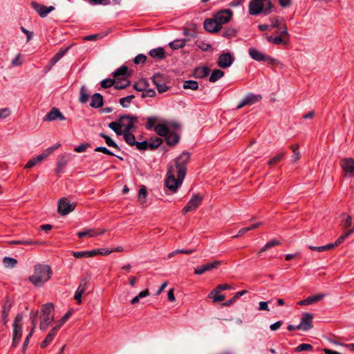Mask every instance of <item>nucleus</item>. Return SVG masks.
Segmentation results:
<instances>
[{
	"label": "nucleus",
	"instance_id": "obj_4",
	"mask_svg": "<svg viewBox=\"0 0 354 354\" xmlns=\"http://www.w3.org/2000/svg\"><path fill=\"white\" fill-rule=\"evenodd\" d=\"M248 53L250 56L254 60L258 62L264 61L270 64H274L277 62V60L270 57V55H267L263 54L262 52L254 48H250L248 50Z\"/></svg>",
	"mask_w": 354,
	"mask_h": 354
},
{
	"label": "nucleus",
	"instance_id": "obj_9",
	"mask_svg": "<svg viewBox=\"0 0 354 354\" xmlns=\"http://www.w3.org/2000/svg\"><path fill=\"white\" fill-rule=\"evenodd\" d=\"M203 197L198 194H194L187 204L182 209V214H186L189 212L194 210L201 203Z\"/></svg>",
	"mask_w": 354,
	"mask_h": 354
},
{
	"label": "nucleus",
	"instance_id": "obj_43",
	"mask_svg": "<svg viewBox=\"0 0 354 354\" xmlns=\"http://www.w3.org/2000/svg\"><path fill=\"white\" fill-rule=\"evenodd\" d=\"M149 86L148 82L145 80H140L133 84V88L138 91H143Z\"/></svg>",
	"mask_w": 354,
	"mask_h": 354
},
{
	"label": "nucleus",
	"instance_id": "obj_21",
	"mask_svg": "<svg viewBox=\"0 0 354 354\" xmlns=\"http://www.w3.org/2000/svg\"><path fill=\"white\" fill-rule=\"evenodd\" d=\"M131 129H130V126L126 127L125 129H124V133H122L123 136V138L125 140V142L130 146H135L136 143V137L135 136L131 133Z\"/></svg>",
	"mask_w": 354,
	"mask_h": 354
},
{
	"label": "nucleus",
	"instance_id": "obj_59",
	"mask_svg": "<svg viewBox=\"0 0 354 354\" xmlns=\"http://www.w3.org/2000/svg\"><path fill=\"white\" fill-rule=\"evenodd\" d=\"M53 322V318L50 317H46V318H42V320L40 322L39 328L41 330H46L50 324H51Z\"/></svg>",
	"mask_w": 354,
	"mask_h": 354
},
{
	"label": "nucleus",
	"instance_id": "obj_37",
	"mask_svg": "<svg viewBox=\"0 0 354 354\" xmlns=\"http://www.w3.org/2000/svg\"><path fill=\"white\" fill-rule=\"evenodd\" d=\"M69 48L61 49L57 53H56L50 60L51 66H54L68 50Z\"/></svg>",
	"mask_w": 354,
	"mask_h": 354
},
{
	"label": "nucleus",
	"instance_id": "obj_61",
	"mask_svg": "<svg viewBox=\"0 0 354 354\" xmlns=\"http://www.w3.org/2000/svg\"><path fill=\"white\" fill-rule=\"evenodd\" d=\"M342 216H346V218L341 222V225L344 227H348L351 224L352 218L350 215H347L345 213L342 214Z\"/></svg>",
	"mask_w": 354,
	"mask_h": 354
},
{
	"label": "nucleus",
	"instance_id": "obj_6",
	"mask_svg": "<svg viewBox=\"0 0 354 354\" xmlns=\"http://www.w3.org/2000/svg\"><path fill=\"white\" fill-rule=\"evenodd\" d=\"M75 207V203H71L67 198H63L58 202L57 211L59 214L64 216L73 211Z\"/></svg>",
	"mask_w": 354,
	"mask_h": 354
},
{
	"label": "nucleus",
	"instance_id": "obj_23",
	"mask_svg": "<svg viewBox=\"0 0 354 354\" xmlns=\"http://www.w3.org/2000/svg\"><path fill=\"white\" fill-rule=\"evenodd\" d=\"M120 120H123L124 122V120H127V124L124 125V129L126 128V127H129V125L130 129H131V130L136 129L134 123L137 122L138 117L131 115L124 114V115H120Z\"/></svg>",
	"mask_w": 354,
	"mask_h": 354
},
{
	"label": "nucleus",
	"instance_id": "obj_8",
	"mask_svg": "<svg viewBox=\"0 0 354 354\" xmlns=\"http://www.w3.org/2000/svg\"><path fill=\"white\" fill-rule=\"evenodd\" d=\"M233 15V12L230 9H223L216 12L214 15V17L221 26L230 21Z\"/></svg>",
	"mask_w": 354,
	"mask_h": 354
},
{
	"label": "nucleus",
	"instance_id": "obj_42",
	"mask_svg": "<svg viewBox=\"0 0 354 354\" xmlns=\"http://www.w3.org/2000/svg\"><path fill=\"white\" fill-rule=\"evenodd\" d=\"M276 33L279 35V37H281L282 38H287V41L289 38V33L288 31V28L286 26V24H284L283 26L277 28Z\"/></svg>",
	"mask_w": 354,
	"mask_h": 354
},
{
	"label": "nucleus",
	"instance_id": "obj_30",
	"mask_svg": "<svg viewBox=\"0 0 354 354\" xmlns=\"http://www.w3.org/2000/svg\"><path fill=\"white\" fill-rule=\"evenodd\" d=\"M263 37L269 42L275 45H280L281 44H286V39L282 38L281 37H274L272 35H263Z\"/></svg>",
	"mask_w": 354,
	"mask_h": 354
},
{
	"label": "nucleus",
	"instance_id": "obj_17",
	"mask_svg": "<svg viewBox=\"0 0 354 354\" xmlns=\"http://www.w3.org/2000/svg\"><path fill=\"white\" fill-rule=\"evenodd\" d=\"M153 82L156 86V88L158 89V91L160 93H164L168 90V86L165 84V82L162 80V76L159 74H155L153 76Z\"/></svg>",
	"mask_w": 354,
	"mask_h": 354
},
{
	"label": "nucleus",
	"instance_id": "obj_12",
	"mask_svg": "<svg viewBox=\"0 0 354 354\" xmlns=\"http://www.w3.org/2000/svg\"><path fill=\"white\" fill-rule=\"evenodd\" d=\"M340 166L344 171L349 176H354V159L345 158L341 160Z\"/></svg>",
	"mask_w": 354,
	"mask_h": 354
},
{
	"label": "nucleus",
	"instance_id": "obj_44",
	"mask_svg": "<svg viewBox=\"0 0 354 354\" xmlns=\"http://www.w3.org/2000/svg\"><path fill=\"white\" fill-rule=\"evenodd\" d=\"M135 98L134 95H129L127 97H122L120 99V104L124 108H127L129 106L131 100Z\"/></svg>",
	"mask_w": 354,
	"mask_h": 354
},
{
	"label": "nucleus",
	"instance_id": "obj_51",
	"mask_svg": "<svg viewBox=\"0 0 354 354\" xmlns=\"http://www.w3.org/2000/svg\"><path fill=\"white\" fill-rule=\"evenodd\" d=\"M285 154H286L285 152H281V153H278L277 156L272 158L268 162V164L269 165H274V164L281 161L283 159Z\"/></svg>",
	"mask_w": 354,
	"mask_h": 354
},
{
	"label": "nucleus",
	"instance_id": "obj_40",
	"mask_svg": "<svg viewBox=\"0 0 354 354\" xmlns=\"http://www.w3.org/2000/svg\"><path fill=\"white\" fill-rule=\"evenodd\" d=\"M224 72L219 69H215L212 71L209 78V81L210 82H216L217 80L221 79L224 76Z\"/></svg>",
	"mask_w": 354,
	"mask_h": 354
},
{
	"label": "nucleus",
	"instance_id": "obj_14",
	"mask_svg": "<svg viewBox=\"0 0 354 354\" xmlns=\"http://www.w3.org/2000/svg\"><path fill=\"white\" fill-rule=\"evenodd\" d=\"M31 6L41 17H46L48 13L55 10V8L52 6L46 7L42 4L37 3L34 1L31 3Z\"/></svg>",
	"mask_w": 354,
	"mask_h": 354
},
{
	"label": "nucleus",
	"instance_id": "obj_10",
	"mask_svg": "<svg viewBox=\"0 0 354 354\" xmlns=\"http://www.w3.org/2000/svg\"><path fill=\"white\" fill-rule=\"evenodd\" d=\"M262 99L261 95L254 94V93H248L245 97L240 102V103L236 106L237 109H240L246 105H252L258 102H259Z\"/></svg>",
	"mask_w": 354,
	"mask_h": 354
},
{
	"label": "nucleus",
	"instance_id": "obj_56",
	"mask_svg": "<svg viewBox=\"0 0 354 354\" xmlns=\"http://www.w3.org/2000/svg\"><path fill=\"white\" fill-rule=\"evenodd\" d=\"M147 196V191L145 186H142L139 190L138 200L142 204L145 202V198Z\"/></svg>",
	"mask_w": 354,
	"mask_h": 354
},
{
	"label": "nucleus",
	"instance_id": "obj_55",
	"mask_svg": "<svg viewBox=\"0 0 354 354\" xmlns=\"http://www.w3.org/2000/svg\"><path fill=\"white\" fill-rule=\"evenodd\" d=\"M290 148L292 150V152H293V154H292V159L293 161H297L301 156H300V152L299 151V145L297 144L295 145H291L290 146Z\"/></svg>",
	"mask_w": 354,
	"mask_h": 354
},
{
	"label": "nucleus",
	"instance_id": "obj_1",
	"mask_svg": "<svg viewBox=\"0 0 354 354\" xmlns=\"http://www.w3.org/2000/svg\"><path fill=\"white\" fill-rule=\"evenodd\" d=\"M53 270L50 266L38 263L34 266V272L28 277L35 287L43 286L51 277Z\"/></svg>",
	"mask_w": 354,
	"mask_h": 354
},
{
	"label": "nucleus",
	"instance_id": "obj_3",
	"mask_svg": "<svg viewBox=\"0 0 354 354\" xmlns=\"http://www.w3.org/2000/svg\"><path fill=\"white\" fill-rule=\"evenodd\" d=\"M272 2H263L261 0H250L248 4V12L251 15H258L263 13L268 15L272 12Z\"/></svg>",
	"mask_w": 354,
	"mask_h": 354
},
{
	"label": "nucleus",
	"instance_id": "obj_27",
	"mask_svg": "<svg viewBox=\"0 0 354 354\" xmlns=\"http://www.w3.org/2000/svg\"><path fill=\"white\" fill-rule=\"evenodd\" d=\"M149 55L150 57L158 59H163L166 57L165 50L162 47L151 49L149 51Z\"/></svg>",
	"mask_w": 354,
	"mask_h": 354
},
{
	"label": "nucleus",
	"instance_id": "obj_50",
	"mask_svg": "<svg viewBox=\"0 0 354 354\" xmlns=\"http://www.w3.org/2000/svg\"><path fill=\"white\" fill-rule=\"evenodd\" d=\"M236 35V30L233 28H227L222 33V36L227 39H231L232 37H235Z\"/></svg>",
	"mask_w": 354,
	"mask_h": 354
},
{
	"label": "nucleus",
	"instance_id": "obj_47",
	"mask_svg": "<svg viewBox=\"0 0 354 354\" xmlns=\"http://www.w3.org/2000/svg\"><path fill=\"white\" fill-rule=\"evenodd\" d=\"M325 296V294H317L309 296L308 298H306V299L308 305H310L322 299Z\"/></svg>",
	"mask_w": 354,
	"mask_h": 354
},
{
	"label": "nucleus",
	"instance_id": "obj_31",
	"mask_svg": "<svg viewBox=\"0 0 354 354\" xmlns=\"http://www.w3.org/2000/svg\"><path fill=\"white\" fill-rule=\"evenodd\" d=\"M210 70L206 66L198 67L194 69V76L196 78H204L209 75Z\"/></svg>",
	"mask_w": 354,
	"mask_h": 354
},
{
	"label": "nucleus",
	"instance_id": "obj_5",
	"mask_svg": "<svg viewBox=\"0 0 354 354\" xmlns=\"http://www.w3.org/2000/svg\"><path fill=\"white\" fill-rule=\"evenodd\" d=\"M190 158V153L187 151H183L176 158V172L183 171V175L185 176L187 167Z\"/></svg>",
	"mask_w": 354,
	"mask_h": 354
},
{
	"label": "nucleus",
	"instance_id": "obj_53",
	"mask_svg": "<svg viewBox=\"0 0 354 354\" xmlns=\"http://www.w3.org/2000/svg\"><path fill=\"white\" fill-rule=\"evenodd\" d=\"M127 66L123 65L121 67L118 68L116 71H115L113 73V75L115 77H118L119 76H124L127 73Z\"/></svg>",
	"mask_w": 354,
	"mask_h": 354
},
{
	"label": "nucleus",
	"instance_id": "obj_60",
	"mask_svg": "<svg viewBox=\"0 0 354 354\" xmlns=\"http://www.w3.org/2000/svg\"><path fill=\"white\" fill-rule=\"evenodd\" d=\"M313 350V346L310 344H301L295 348V351L297 352H301L304 351H312Z\"/></svg>",
	"mask_w": 354,
	"mask_h": 354
},
{
	"label": "nucleus",
	"instance_id": "obj_24",
	"mask_svg": "<svg viewBox=\"0 0 354 354\" xmlns=\"http://www.w3.org/2000/svg\"><path fill=\"white\" fill-rule=\"evenodd\" d=\"M12 306V303L9 298H6L2 308V320L3 324H6L8 322V317L9 311Z\"/></svg>",
	"mask_w": 354,
	"mask_h": 354
},
{
	"label": "nucleus",
	"instance_id": "obj_18",
	"mask_svg": "<svg viewBox=\"0 0 354 354\" xmlns=\"http://www.w3.org/2000/svg\"><path fill=\"white\" fill-rule=\"evenodd\" d=\"M88 288V283L86 279H84L82 280L80 284L79 285L78 288H77L74 299L77 301L78 304L82 303V296L84 293V292Z\"/></svg>",
	"mask_w": 354,
	"mask_h": 354
},
{
	"label": "nucleus",
	"instance_id": "obj_38",
	"mask_svg": "<svg viewBox=\"0 0 354 354\" xmlns=\"http://www.w3.org/2000/svg\"><path fill=\"white\" fill-rule=\"evenodd\" d=\"M232 288V286L228 284H219L210 292L208 297H212L213 295H217L221 291L230 290Z\"/></svg>",
	"mask_w": 354,
	"mask_h": 354
},
{
	"label": "nucleus",
	"instance_id": "obj_26",
	"mask_svg": "<svg viewBox=\"0 0 354 354\" xmlns=\"http://www.w3.org/2000/svg\"><path fill=\"white\" fill-rule=\"evenodd\" d=\"M22 336L21 325L13 326L12 346H17Z\"/></svg>",
	"mask_w": 354,
	"mask_h": 354
},
{
	"label": "nucleus",
	"instance_id": "obj_54",
	"mask_svg": "<svg viewBox=\"0 0 354 354\" xmlns=\"http://www.w3.org/2000/svg\"><path fill=\"white\" fill-rule=\"evenodd\" d=\"M12 244H20V245H34V244H40L39 242L37 241H32L30 239H19V240H15L12 242H10Z\"/></svg>",
	"mask_w": 354,
	"mask_h": 354
},
{
	"label": "nucleus",
	"instance_id": "obj_7",
	"mask_svg": "<svg viewBox=\"0 0 354 354\" xmlns=\"http://www.w3.org/2000/svg\"><path fill=\"white\" fill-rule=\"evenodd\" d=\"M221 265V261L218 260L201 265L194 268V274L201 275L206 272H210L214 269H217Z\"/></svg>",
	"mask_w": 354,
	"mask_h": 354
},
{
	"label": "nucleus",
	"instance_id": "obj_28",
	"mask_svg": "<svg viewBox=\"0 0 354 354\" xmlns=\"http://www.w3.org/2000/svg\"><path fill=\"white\" fill-rule=\"evenodd\" d=\"M165 138L167 145L169 146H174L176 145L180 140V137L177 133L170 131H169L168 134L165 136Z\"/></svg>",
	"mask_w": 354,
	"mask_h": 354
},
{
	"label": "nucleus",
	"instance_id": "obj_13",
	"mask_svg": "<svg viewBox=\"0 0 354 354\" xmlns=\"http://www.w3.org/2000/svg\"><path fill=\"white\" fill-rule=\"evenodd\" d=\"M234 60V57L229 53L221 54L217 61V64L222 68L230 66Z\"/></svg>",
	"mask_w": 354,
	"mask_h": 354
},
{
	"label": "nucleus",
	"instance_id": "obj_45",
	"mask_svg": "<svg viewBox=\"0 0 354 354\" xmlns=\"http://www.w3.org/2000/svg\"><path fill=\"white\" fill-rule=\"evenodd\" d=\"M183 88L185 89L196 90L198 88V84L194 80H187L183 83Z\"/></svg>",
	"mask_w": 354,
	"mask_h": 354
},
{
	"label": "nucleus",
	"instance_id": "obj_48",
	"mask_svg": "<svg viewBox=\"0 0 354 354\" xmlns=\"http://www.w3.org/2000/svg\"><path fill=\"white\" fill-rule=\"evenodd\" d=\"M280 245V242L276 239H272L270 241H268L259 252L258 254H260L263 252L266 251L267 250L270 249V248H272L276 245Z\"/></svg>",
	"mask_w": 354,
	"mask_h": 354
},
{
	"label": "nucleus",
	"instance_id": "obj_33",
	"mask_svg": "<svg viewBox=\"0 0 354 354\" xmlns=\"http://www.w3.org/2000/svg\"><path fill=\"white\" fill-rule=\"evenodd\" d=\"M154 131L158 136L165 138L168 134L169 129L165 124H158L155 127Z\"/></svg>",
	"mask_w": 354,
	"mask_h": 354
},
{
	"label": "nucleus",
	"instance_id": "obj_41",
	"mask_svg": "<svg viewBox=\"0 0 354 354\" xmlns=\"http://www.w3.org/2000/svg\"><path fill=\"white\" fill-rule=\"evenodd\" d=\"M130 84V80L123 78L118 82H115L114 84V88L115 90L123 89L129 86Z\"/></svg>",
	"mask_w": 354,
	"mask_h": 354
},
{
	"label": "nucleus",
	"instance_id": "obj_64",
	"mask_svg": "<svg viewBox=\"0 0 354 354\" xmlns=\"http://www.w3.org/2000/svg\"><path fill=\"white\" fill-rule=\"evenodd\" d=\"M11 114V111L8 108L0 109V119H6Z\"/></svg>",
	"mask_w": 354,
	"mask_h": 354
},
{
	"label": "nucleus",
	"instance_id": "obj_57",
	"mask_svg": "<svg viewBox=\"0 0 354 354\" xmlns=\"http://www.w3.org/2000/svg\"><path fill=\"white\" fill-rule=\"evenodd\" d=\"M195 251V250H176L171 252H170L169 254H168V257L169 258H171L173 257L174 255L177 254H192Z\"/></svg>",
	"mask_w": 354,
	"mask_h": 354
},
{
	"label": "nucleus",
	"instance_id": "obj_2",
	"mask_svg": "<svg viewBox=\"0 0 354 354\" xmlns=\"http://www.w3.org/2000/svg\"><path fill=\"white\" fill-rule=\"evenodd\" d=\"M183 171H175L173 167H170L167 173V178L165 179V186L173 193L176 192L178 189L181 186L185 178Z\"/></svg>",
	"mask_w": 354,
	"mask_h": 354
},
{
	"label": "nucleus",
	"instance_id": "obj_34",
	"mask_svg": "<svg viewBox=\"0 0 354 354\" xmlns=\"http://www.w3.org/2000/svg\"><path fill=\"white\" fill-rule=\"evenodd\" d=\"M270 21L271 22L270 28H279L281 26H283L286 22L282 17H272L270 18Z\"/></svg>",
	"mask_w": 354,
	"mask_h": 354
},
{
	"label": "nucleus",
	"instance_id": "obj_58",
	"mask_svg": "<svg viewBox=\"0 0 354 354\" xmlns=\"http://www.w3.org/2000/svg\"><path fill=\"white\" fill-rule=\"evenodd\" d=\"M115 83V80L114 79L107 78L103 80L100 82V85L102 87L104 88H110L112 86H114Z\"/></svg>",
	"mask_w": 354,
	"mask_h": 354
},
{
	"label": "nucleus",
	"instance_id": "obj_11",
	"mask_svg": "<svg viewBox=\"0 0 354 354\" xmlns=\"http://www.w3.org/2000/svg\"><path fill=\"white\" fill-rule=\"evenodd\" d=\"M313 315L304 313L301 318L299 326L301 330L308 331L313 328Z\"/></svg>",
	"mask_w": 354,
	"mask_h": 354
},
{
	"label": "nucleus",
	"instance_id": "obj_36",
	"mask_svg": "<svg viewBox=\"0 0 354 354\" xmlns=\"http://www.w3.org/2000/svg\"><path fill=\"white\" fill-rule=\"evenodd\" d=\"M100 136L104 139L106 144L109 147H112L115 148V149H117L118 151L120 150V148L118 145V144L112 138H111L109 136L106 135L104 133H100Z\"/></svg>",
	"mask_w": 354,
	"mask_h": 354
},
{
	"label": "nucleus",
	"instance_id": "obj_39",
	"mask_svg": "<svg viewBox=\"0 0 354 354\" xmlns=\"http://www.w3.org/2000/svg\"><path fill=\"white\" fill-rule=\"evenodd\" d=\"M147 120V124L145 125V128L147 130H154L156 124L158 122V118L156 116L147 117L145 118Z\"/></svg>",
	"mask_w": 354,
	"mask_h": 354
},
{
	"label": "nucleus",
	"instance_id": "obj_29",
	"mask_svg": "<svg viewBox=\"0 0 354 354\" xmlns=\"http://www.w3.org/2000/svg\"><path fill=\"white\" fill-rule=\"evenodd\" d=\"M57 331L58 330L53 327L47 335L44 340L41 342L40 346L43 348H46L53 341V338L57 335Z\"/></svg>",
	"mask_w": 354,
	"mask_h": 354
},
{
	"label": "nucleus",
	"instance_id": "obj_32",
	"mask_svg": "<svg viewBox=\"0 0 354 354\" xmlns=\"http://www.w3.org/2000/svg\"><path fill=\"white\" fill-rule=\"evenodd\" d=\"M89 97H90V92L88 90V88L86 87L85 85L82 86L80 88V91L79 101L82 104H85L86 102H88Z\"/></svg>",
	"mask_w": 354,
	"mask_h": 354
},
{
	"label": "nucleus",
	"instance_id": "obj_15",
	"mask_svg": "<svg viewBox=\"0 0 354 354\" xmlns=\"http://www.w3.org/2000/svg\"><path fill=\"white\" fill-rule=\"evenodd\" d=\"M204 28L209 32H216L221 29V26L213 17V18L207 19L203 24Z\"/></svg>",
	"mask_w": 354,
	"mask_h": 354
},
{
	"label": "nucleus",
	"instance_id": "obj_46",
	"mask_svg": "<svg viewBox=\"0 0 354 354\" xmlns=\"http://www.w3.org/2000/svg\"><path fill=\"white\" fill-rule=\"evenodd\" d=\"M3 263L6 268H15L17 264V261L14 258L4 257Z\"/></svg>",
	"mask_w": 354,
	"mask_h": 354
},
{
	"label": "nucleus",
	"instance_id": "obj_49",
	"mask_svg": "<svg viewBox=\"0 0 354 354\" xmlns=\"http://www.w3.org/2000/svg\"><path fill=\"white\" fill-rule=\"evenodd\" d=\"M95 151L102 152L104 154H107L109 156H116L117 158H118L120 160H123V158L116 156L115 153H113L109 149H108L106 147H97L95 148Z\"/></svg>",
	"mask_w": 354,
	"mask_h": 354
},
{
	"label": "nucleus",
	"instance_id": "obj_20",
	"mask_svg": "<svg viewBox=\"0 0 354 354\" xmlns=\"http://www.w3.org/2000/svg\"><path fill=\"white\" fill-rule=\"evenodd\" d=\"M124 122L123 120L120 121L119 117L117 121L110 122L108 124V127L111 130H113L118 136H122V133H124V130H122V128H124Z\"/></svg>",
	"mask_w": 354,
	"mask_h": 354
},
{
	"label": "nucleus",
	"instance_id": "obj_35",
	"mask_svg": "<svg viewBox=\"0 0 354 354\" xmlns=\"http://www.w3.org/2000/svg\"><path fill=\"white\" fill-rule=\"evenodd\" d=\"M187 40L184 39H176L169 42V46L173 50H178L183 48L186 45Z\"/></svg>",
	"mask_w": 354,
	"mask_h": 354
},
{
	"label": "nucleus",
	"instance_id": "obj_16",
	"mask_svg": "<svg viewBox=\"0 0 354 354\" xmlns=\"http://www.w3.org/2000/svg\"><path fill=\"white\" fill-rule=\"evenodd\" d=\"M65 120L66 118L64 115L60 112V111L56 108L53 107L44 118V121H53L55 120Z\"/></svg>",
	"mask_w": 354,
	"mask_h": 354
},
{
	"label": "nucleus",
	"instance_id": "obj_63",
	"mask_svg": "<svg viewBox=\"0 0 354 354\" xmlns=\"http://www.w3.org/2000/svg\"><path fill=\"white\" fill-rule=\"evenodd\" d=\"M156 95V91L153 89L149 88L147 89L145 88V91H142L141 97L142 98H145L147 97H153Z\"/></svg>",
	"mask_w": 354,
	"mask_h": 354
},
{
	"label": "nucleus",
	"instance_id": "obj_52",
	"mask_svg": "<svg viewBox=\"0 0 354 354\" xmlns=\"http://www.w3.org/2000/svg\"><path fill=\"white\" fill-rule=\"evenodd\" d=\"M71 315L72 310L68 311L58 322L57 324L54 328L58 330L62 327V326L68 319Z\"/></svg>",
	"mask_w": 354,
	"mask_h": 354
},
{
	"label": "nucleus",
	"instance_id": "obj_22",
	"mask_svg": "<svg viewBox=\"0 0 354 354\" xmlns=\"http://www.w3.org/2000/svg\"><path fill=\"white\" fill-rule=\"evenodd\" d=\"M42 317H50L54 320V306L51 303H47L42 306L41 308Z\"/></svg>",
	"mask_w": 354,
	"mask_h": 354
},
{
	"label": "nucleus",
	"instance_id": "obj_19",
	"mask_svg": "<svg viewBox=\"0 0 354 354\" xmlns=\"http://www.w3.org/2000/svg\"><path fill=\"white\" fill-rule=\"evenodd\" d=\"M105 232V230H100L98 229H86L77 232V235L79 238H83L84 236L95 237L99 234H104Z\"/></svg>",
	"mask_w": 354,
	"mask_h": 354
},
{
	"label": "nucleus",
	"instance_id": "obj_62",
	"mask_svg": "<svg viewBox=\"0 0 354 354\" xmlns=\"http://www.w3.org/2000/svg\"><path fill=\"white\" fill-rule=\"evenodd\" d=\"M24 63V58L21 54H18L12 61L13 66H21Z\"/></svg>",
	"mask_w": 354,
	"mask_h": 354
},
{
	"label": "nucleus",
	"instance_id": "obj_25",
	"mask_svg": "<svg viewBox=\"0 0 354 354\" xmlns=\"http://www.w3.org/2000/svg\"><path fill=\"white\" fill-rule=\"evenodd\" d=\"M104 100L102 95L99 93H94L91 97V100L90 102V106L93 108H100L103 106Z\"/></svg>",
	"mask_w": 354,
	"mask_h": 354
}]
</instances>
